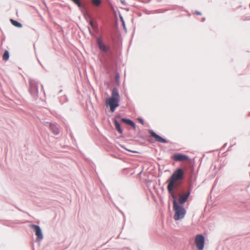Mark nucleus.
I'll list each match as a JSON object with an SVG mask.
<instances>
[{
    "label": "nucleus",
    "instance_id": "obj_1",
    "mask_svg": "<svg viewBox=\"0 0 250 250\" xmlns=\"http://www.w3.org/2000/svg\"><path fill=\"white\" fill-rule=\"evenodd\" d=\"M185 178V172L182 167L176 168L171 175L169 177L166 183L167 190L169 194H176L179 188V181Z\"/></svg>",
    "mask_w": 250,
    "mask_h": 250
},
{
    "label": "nucleus",
    "instance_id": "obj_2",
    "mask_svg": "<svg viewBox=\"0 0 250 250\" xmlns=\"http://www.w3.org/2000/svg\"><path fill=\"white\" fill-rule=\"evenodd\" d=\"M96 43L100 51L102 58L105 62H107L113 54L110 44H106L101 37H98L96 39Z\"/></svg>",
    "mask_w": 250,
    "mask_h": 250
},
{
    "label": "nucleus",
    "instance_id": "obj_3",
    "mask_svg": "<svg viewBox=\"0 0 250 250\" xmlns=\"http://www.w3.org/2000/svg\"><path fill=\"white\" fill-rule=\"evenodd\" d=\"M169 197L172 199L173 208L175 211L174 219L176 221L183 219L186 214V210L184 206L182 205H179V203L176 200V194H169Z\"/></svg>",
    "mask_w": 250,
    "mask_h": 250
},
{
    "label": "nucleus",
    "instance_id": "obj_4",
    "mask_svg": "<svg viewBox=\"0 0 250 250\" xmlns=\"http://www.w3.org/2000/svg\"><path fill=\"white\" fill-rule=\"evenodd\" d=\"M29 91L31 96L34 98L38 97L39 93L38 83L34 80L30 79L29 81Z\"/></svg>",
    "mask_w": 250,
    "mask_h": 250
},
{
    "label": "nucleus",
    "instance_id": "obj_5",
    "mask_svg": "<svg viewBox=\"0 0 250 250\" xmlns=\"http://www.w3.org/2000/svg\"><path fill=\"white\" fill-rule=\"evenodd\" d=\"M105 104L107 107H109L110 110L112 113L120 105V102L109 97L106 99Z\"/></svg>",
    "mask_w": 250,
    "mask_h": 250
},
{
    "label": "nucleus",
    "instance_id": "obj_6",
    "mask_svg": "<svg viewBox=\"0 0 250 250\" xmlns=\"http://www.w3.org/2000/svg\"><path fill=\"white\" fill-rule=\"evenodd\" d=\"M195 243L198 250H203L205 244V237L202 234L196 235Z\"/></svg>",
    "mask_w": 250,
    "mask_h": 250
},
{
    "label": "nucleus",
    "instance_id": "obj_7",
    "mask_svg": "<svg viewBox=\"0 0 250 250\" xmlns=\"http://www.w3.org/2000/svg\"><path fill=\"white\" fill-rule=\"evenodd\" d=\"M30 228L33 230L35 234L37 236V241L40 242L43 238V235L41 227L36 224L30 225Z\"/></svg>",
    "mask_w": 250,
    "mask_h": 250
},
{
    "label": "nucleus",
    "instance_id": "obj_8",
    "mask_svg": "<svg viewBox=\"0 0 250 250\" xmlns=\"http://www.w3.org/2000/svg\"><path fill=\"white\" fill-rule=\"evenodd\" d=\"M148 132L150 134L151 137L154 138L156 141L163 144H167L168 143V141L167 139L157 134L153 130L149 129Z\"/></svg>",
    "mask_w": 250,
    "mask_h": 250
},
{
    "label": "nucleus",
    "instance_id": "obj_9",
    "mask_svg": "<svg viewBox=\"0 0 250 250\" xmlns=\"http://www.w3.org/2000/svg\"><path fill=\"white\" fill-rule=\"evenodd\" d=\"M171 159L177 162H181L185 160H190V159L188 155L181 153L174 154L171 156Z\"/></svg>",
    "mask_w": 250,
    "mask_h": 250
},
{
    "label": "nucleus",
    "instance_id": "obj_10",
    "mask_svg": "<svg viewBox=\"0 0 250 250\" xmlns=\"http://www.w3.org/2000/svg\"><path fill=\"white\" fill-rule=\"evenodd\" d=\"M46 125H48L49 129L55 135H57L60 133L59 125L56 123L46 122Z\"/></svg>",
    "mask_w": 250,
    "mask_h": 250
},
{
    "label": "nucleus",
    "instance_id": "obj_11",
    "mask_svg": "<svg viewBox=\"0 0 250 250\" xmlns=\"http://www.w3.org/2000/svg\"><path fill=\"white\" fill-rule=\"evenodd\" d=\"M116 117L118 118L123 123L131 126L134 129H136V124L133 120L129 118H123L119 114L116 115Z\"/></svg>",
    "mask_w": 250,
    "mask_h": 250
},
{
    "label": "nucleus",
    "instance_id": "obj_12",
    "mask_svg": "<svg viewBox=\"0 0 250 250\" xmlns=\"http://www.w3.org/2000/svg\"><path fill=\"white\" fill-rule=\"evenodd\" d=\"M189 197V193H185V194L180 195L178 197L179 205H184L188 201Z\"/></svg>",
    "mask_w": 250,
    "mask_h": 250
},
{
    "label": "nucleus",
    "instance_id": "obj_13",
    "mask_svg": "<svg viewBox=\"0 0 250 250\" xmlns=\"http://www.w3.org/2000/svg\"><path fill=\"white\" fill-rule=\"evenodd\" d=\"M110 98L119 102L120 101V96L117 88L114 87L112 88L111 90V97Z\"/></svg>",
    "mask_w": 250,
    "mask_h": 250
},
{
    "label": "nucleus",
    "instance_id": "obj_14",
    "mask_svg": "<svg viewBox=\"0 0 250 250\" xmlns=\"http://www.w3.org/2000/svg\"><path fill=\"white\" fill-rule=\"evenodd\" d=\"M117 117H115L113 119V122L114 124L115 127L117 132L120 134H122L123 133V130L121 127V125L120 124L119 121L117 120ZM118 119H119L118 118Z\"/></svg>",
    "mask_w": 250,
    "mask_h": 250
},
{
    "label": "nucleus",
    "instance_id": "obj_15",
    "mask_svg": "<svg viewBox=\"0 0 250 250\" xmlns=\"http://www.w3.org/2000/svg\"><path fill=\"white\" fill-rule=\"evenodd\" d=\"M196 180V178H195L193 180H192V175L191 176L190 179L188 182V186L187 189V191L186 193H189V196L191 194V191L192 188L194 187V182Z\"/></svg>",
    "mask_w": 250,
    "mask_h": 250
},
{
    "label": "nucleus",
    "instance_id": "obj_16",
    "mask_svg": "<svg viewBox=\"0 0 250 250\" xmlns=\"http://www.w3.org/2000/svg\"><path fill=\"white\" fill-rule=\"evenodd\" d=\"M83 16H84L85 19L86 20L87 22L88 23V24L90 26V27H93L94 23H93V22L91 20V18L90 16V15L88 13H85L83 14Z\"/></svg>",
    "mask_w": 250,
    "mask_h": 250
},
{
    "label": "nucleus",
    "instance_id": "obj_17",
    "mask_svg": "<svg viewBox=\"0 0 250 250\" xmlns=\"http://www.w3.org/2000/svg\"><path fill=\"white\" fill-rule=\"evenodd\" d=\"M10 21L13 26L16 27L21 28L22 27V24L18 21L10 19Z\"/></svg>",
    "mask_w": 250,
    "mask_h": 250
},
{
    "label": "nucleus",
    "instance_id": "obj_18",
    "mask_svg": "<svg viewBox=\"0 0 250 250\" xmlns=\"http://www.w3.org/2000/svg\"><path fill=\"white\" fill-rule=\"evenodd\" d=\"M9 52L7 50H5L2 56V60L4 61H7L9 59Z\"/></svg>",
    "mask_w": 250,
    "mask_h": 250
},
{
    "label": "nucleus",
    "instance_id": "obj_19",
    "mask_svg": "<svg viewBox=\"0 0 250 250\" xmlns=\"http://www.w3.org/2000/svg\"><path fill=\"white\" fill-rule=\"evenodd\" d=\"M120 74L118 72H116L115 73V81L116 82V84L117 86L120 85Z\"/></svg>",
    "mask_w": 250,
    "mask_h": 250
},
{
    "label": "nucleus",
    "instance_id": "obj_20",
    "mask_svg": "<svg viewBox=\"0 0 250 250\" xmlns=\"http://www.w3.org/2000/svg\"><path fill=\"white\" fill-rule=\"evenodd\" d=\"M119 18H120V20L122 22V25L123 27V28H124V30L125 31V32H127V29L126 28V26H125V21L124 20V18H123V17L121 15V14H120L119 15Z\"/></svg>",
    "mask_w": 250,
    "mask_h": 250
},
{
    "label": "nucleus",
    "instance_id": "obj_21",
    "mask_svg": "<svg viewBox=\"0 0 250 250\" xmlns=\"http://www.w3.org/2000/svg\"><path fill=\"white\" fill-rule=\"evenodd\" d=\"M92 2L96 6H99L102 4L101 0H92Z\"/></svg>",
    "mask_w": 250,
    "mask_h": 250
},
{
    "label": "nucleus",
    "instance_id": "obj_22",
    "mask_svg": "<svg viewBox=\"0 0 250 250\" xmlns=\"http://www.w3.org/2000/svg\"><path fill=\"white\" fill-rule=\"evenodd\" d=\"M68 99L66 95H64L62 97H61L60 100L61 104H63L64 103L68 102Z\"/></svg>",
    "mask_w": 250,
    "mask_h": 250
},
{
    "label": "nucleus",
    "instance_id": "obj_23",
    "mask_svg": "<svg viewBox=\"0 0 250 250\" xmlns=\"http://www.w3.org/2000/svg\"><path fill=\"white\" fill-rule=\"evenodd\" d=\"M72 1L78 7H81L82 6V3L80 0H73Z\"/></svg>",
    "mask_w": 250,
    "mask_h": 250
},
{
    "label": "nucleus",
    "instance_id": "obj_24",
    "mask_svg": "<svg viewBox=\"0 0 250 250\" xmlns=\"http://www.w3.org/2000/svg\"><path fill=\"white\" fill-rule=\"evenodd\" d=\"M72 1L78 7H81L82 6V3L80 0H73Z\"/></svg>",
    "mask_w": 250,
    "mask_h": 250
},
{
    "label": "nucleus",
    "instance_id": "obj_25",
    "mask_svg": "<svg viewBox=\"0 0 250 250\" xmlns=\"http://www.w3.org/2000/svg\"><path fill=\"white\" fill-rule=\"evenodd\" d=\"M137 120L142 125H144L145 124L144 120V119L142 117H138L137 118Z\"/></svg>",
    "mask_w": 250,
    "mask_h": 250
},
{
    "label": "nucleus",
    "instance_id": "obj_26",
    "mask_svg": "<svg viewBox=\"0 0 250 250\" xmlns=\"http://www.w3.org/2000/svg\"><path fill=\"white\" fill-rule=\"evenodd\" d=\"M69 136L71 137V139L73 142H76V139H75V138L71 132L69 133Z\"/></svg>",
    "mask_w": 250,
    "mask_h": 250
},
{
    "label": "nucleus",
    "instance_id": "obj_27",
    "mask_svg": "<svg viewBox=\"0 0 250 250\" xmlns=\"http://www.w3.org/2000/svg\"><path fill=\"white\" fill-rule=\"evenodd\" d=\"M120 146H121L122 148H123L125 149V150H127V151H130V152H133V153H137V152H138L137 151H132V150H130V149H127V148H125L124 146H123V145H120Z\"/></svg>",
    "mask_w": 250,
    "mask_h": 250
},
{
    "label": "nucleus",
    "instance_id": "obj_28",
    "mask_svg": "<svg viewBox=\"0 0 250 250\" xmlns=\"http://www.w3.org/2000/svg\"><path fill=\"white\" fill-rule=\"evenodd\" d=\"M88 29L89 32L90 34V35H94V33L92 31V29H91V27H88Z\"/></svg>",
    "mask_w": 250,
    "mask_h": 250
},
{
    "label": "nucleus",
    "instance_id": "obj_29",
    "mask_svg": "<svg viewBox=\"0 0 250 250\" xmlns=\"http://www.w3.org/2000/svg\"><path fill=\"white\" fill-rule=\"evenodd\" d=\"M194 14H196V15H199V16H201V15H202V13H201V12H200V11H195L194 12Z\"/></svg>",
    "mask_w": 250,
    "mask_h": 250
},
{
    "label": "nucleus",
    "instance_id": "obj_30",
    "mask_svg": "<svg viewBox=\"0 0 250 250\" xmlns=\"http://www.w3.org/2000/svg\"><path fill=\"white\" fill-rule=\"evenodd\" d=\"M227 146V143L224 144L223 146L222 147V149H224Z\"/></svg>",
    "mask_w": 250,
    "mask_h": 250
},
{
    "label": "nucleus",
    "instance_id": "obj_31",
    "mask_svg": "<svg viewBox=\"0 0 250 250\" xmlns=\"http://www.w3.org/2000/svg\"><path fill=\"white\" fill-rule=\"evenodd\" d=\"M121 3L124 4V5H125V2L124 0H121Z\"/></svg>",
    "mask_w": 250,
    "mask_h": 250
},
{
    "label": "nucleus",
    "instance_id": "obj_32",
    "mask_svg": "<svg viewBox=\"0 0 250 250\" xmlns=\"http://www.w3.org/2000/svg\"><path fill=\"white\" fill-rule=\"evenodd\" d=\"M205 20H206V18H204H204H202V22L205 21Z\"/></svg>",
    "mask_w": 250,
    "mask_h": 250
},
{
    "label": "nucleus",
    "instance_id": "obj_33",
    "mask_svg": "<svg viewBox=\"0 0 250 250\" xmlns=\"http://www.w3.org/2000/svg\"><path fill=\"white\" fill-rule=\"evenodd\" d=\"M38 62L40 63V64L41 65L42 67L44 68L43 66L42 65V64L41 63V62H40V61L39 60H38Z\"/></svg>",
    "mask_w": 250,
    "mask_h": 250
},
{
    "label": "nucleus",
    "instance_id": "obj_34",
    "mask_svg": "<svg viewBox=\"0 0 250 250\" xmlns=\"http://www.w3.org/2000/svg\"><path fill=\"white\" fill-rule=\"evenodd\" d=\"M62 91V89L59 90V91L58 92V94H60Z\"/></svg>",
    "mask_w": 250,
    "mask_h": 250
},
{
    "label": "nucleus",
    "instance_id": "obj_35",
    "mask_svg": "<svg viewBox=\"0 0 250 250\" xmlns=\"http://www.w3.org/2000/svg\"><path fill=\"white\" fill-rule=\"evenodd\" d=\"M158 2H160L162 0H157Z\"/></svg>",
    "mask_w": 250,
    "mask_h": 250
},
{
    "label": "nucleus",
    "instance_id": "obj_36",
    "mask_svg": "<svg viewBox=\"0 0 250 250\" xmlns=\"http://www.w3.org/2000/svg\"><path fill=\"white\" fill-rule=\"evenodd\" d=\"M248 116H250V112H249Z\"/></svg>",
    "mask_w": 250,
    "mask_h": 250
},
{
    "label": "nucleus",
    "instance_id": "obj_37",
    "mask_svg": "<svg viewBox=\"0 0 250 250\" xmlns=\"http://www.w3.org/2000/svg\"><path fill=\"white\" fill-rule=\"evenodd\" d=\"M142 171L143 170H142L139 174H141L142 173Z\"/></svg>",
    "mask_w": 250,
    "mask_h": 250
},
{
    "label": "nucleus",
    "instance_id": "obj_38",
    "mask_svg": "<svg viewBox=\"0 0 250 250\" xmlns=\"http://www.w3.org/2000/svg\"><path fill=\"white\" fill-rule=\"evenodd\" d=\"M230 147H229V149H228V151H229V149H230Z\"/></svg>",
    "mask_w": 250,
    "mask_h": 250
},
{
    "label": "nucleus",
    "instance_id": "obj_39",
    "mask_svg": "<svg viewBox=\"0 0 250 250\" xmlns=\"http://www.w3.org/2000/svg\"><path fill=\"white\" fill-rule=\"evenodd\" d=\"M71 0L72 1L73 0Z\"/></svg>",
    "mask_w": 250,
    "mask_h": 250
}]
</instances>
